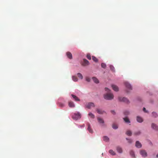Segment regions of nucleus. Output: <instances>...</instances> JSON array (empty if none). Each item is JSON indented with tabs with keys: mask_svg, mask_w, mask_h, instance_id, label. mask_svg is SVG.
Segmentation results:
<instances>
[{
	"mask_svg": "<svg viewBox=\"0 0 158 158\" xmlns=\"http://www.w3.org/2000/svg\"><path fill=\"white\" fill-rule=\"evenodd\" d=\"M143 110L144 112H147V111H146V109L145 107L143 108Z\"/></svg>",
	"mask_w": 158,
	"mask_h": 158,
	"instance_id": "39",
	"label": "nucleus"
},
{
	"mask_svg": "<svg viewBox=\"0 0 158 158\" xmlns=\"http://www.w3.org/2000/svg\"><path fill=\"white\" fill-rule=\"evenodd\" d=\"M128 114H129V112H126V113H125V115H128Z\"/></svg>",
	"mask_w": 158,
	"mask_h": 158,
	"instance_id": "40",
	"label": "nucleus"
},
{
	"mask_svg": "<svg viewBox=\"0 0 158 158\" xmlns=\"http://www.w3.org/2000/svg\"><path fill=\"white\" fill-rule=\"evenodd\" d=\"M126 139L127 140H128V143H132V140L131 139H128L127 138H126Z\"/></svg>",
	"mask_w": 158,
	"mask_h": 158,
	"instance_id": "34",
	"label": "nucleus"
},
{
	"mask_svg": "<svg viewBox=\"0 0 158 158\" xmlns=\"http://www.w3.org/2000/svg\"><path fill=\"white\" fill-rule=\"evenodd\" d=\"M110 70L113 72H114L115 71V69L114 67L112 65H110Z\"/></svg>",
	"mask_w": 158,
	"mask_h": 158,
	"instance_id": "27",
	"label": "nucleus"
},
{
	"mask_svg": "<svg viewBox=\"0 0 158 158\" xmlns=\"http://www.w3.org/2000/svg\"><path fill=\"white\" fill-rule=\"evenodd\" d=\"M78 77L80 79H83V77L82 74L80 73H78L77 74Z\"/></svg>",
	"mask_w": 158,
	"mask_h": 158,
	"instance_id": "28",
	"label": "nucleus"
},
{
	"mask_svg": "<svg viewBox=\"0 0 158 158\" xmlns=\"http://www.w3.org/2000/svg\"><path fill=\"white\" fill-rule=\"evenodd\" d=\"M103 139L104 141L106 142L109 141V138L106 136H104L103 137Z\"/></svg>",
	"mask_w": 158,
	"mask_h": 158,
	"instance_id": "23",
	"label": "nucleus"
},
{
	"mask_svg": "<svg viewBox=\"0 0 158 158\" xmlns=\"http://www.w3.org/2000/svg\"><path fill=\"white\" fill-rule=\"evenodd\" d=\"M124 121L126 123H130V121L129 118L127 117L123 118Z\"/></svg>",
	"mask_w": 158,
	"mask_h": 158,
	"instance_id": "16",
	"label": "nucleus"
},
{
	"mask_svg": "<svg viewBox=\"0 0 158 158\" xmlns=\"http://www.w3.org/2000/svg\"><path fill=\"white\" fill-rule=\"evenodd\" d=\"M59 105L61 107H64V104L62 103H59Z\"/></svg>",
	"mask_w": 158,
	"mask_h": 158,
	"instance_id": "35",
	"label": "nucleus"
},
{
	"mask_svg": "<svg viewBox=\"0 0 158 158\" xmlns=\"http://www.w3.org/2000/svg\"><path fill=\"white\" fill-rule=\"evenodd\" d=\"M152 115L154 117H156L157 116V113L155 112H153L152 113Z\"/></svg>",
	"mask_w": 158,
	"mask_h": 158,
	"instance_id": "32",
	"label": "nucleus"
},
{
	"mask_svg": "<svg viewBox=\"0 0 158 158\" xmlns=\"http://www.w3.org/2000/svg\"><path fill=\"white\" fill-rule=\"evenodd\" d=\"M92 79L93 81L96 83H98L99 82V80L95 77H93Z\"/></svg>",
	"mask_w": 158,
	"mask_h": 158,
	"instance_id": "20",
	"label": "nucleus"
},
{
	"mask_svg": "<svg viewBox=\"0 0 158 158\" xmlns=\"http://www.w3.org/2000/svg\"><path fill=\"white\" fill-rule=\"evenodd\" d=\"M152 127L153 129H154L156 130H158V127L156 124H154V123H152Z\"/></svg>",
	"mask_w": 158,
	"mask_h": 158,
	"instance_id": "11",
	"label": "nucleus"
},
{
	"mask_svg": "<svg viewBox=\"0 0 158 158\" xmlns=\"http://www.w3.org/2000/svg\"><path fill=\"white\" fill-rule=\"evenodd\" d=\"M111 113L113 114H115V112H114V110H111Z\"/></svg>",
	"mask_w": 158,
	"mask_h": 158,
	"instance_id": "38",
	"label": "nucleus"
},
{
	"mask_svg": "<svg viewBox=\"0 0 158 158\" xmlns=\"http://www.w3.org/2000/svg\"><path fill=\"white\" fill-rule=\"evenodd\" d=\"M101 66V67L103 68H105L106 67V65L104 63H102Z\"/></svg>",
	"mask_w": 158,
	"mask_h": 158,
	"instance_id": "33",
	"label": "nucleus"
},
{
	"mask_svg": "<svg viewBox=\"0 0 158 158\" xmlns=\"http://www.w3.org/2000/svg\"><path fill=\"white\" fill-rule=\"evenodd\" d=\"M141 132L140 131H138L135 132L134 133V135L135 136L139 135L141 134Z\"/></svg>",
	"mask_w": 158,
	"mask_h": 158,
	"instance_id": "17",
	"label": "nucleus"
},
{
	"mask_svg": "<svg viewBox=\"0 0 158 158\" xmlns=\"http://www.w3.org/2000/svg\"><path fill=\"white\" fill-rule=\"evenodd\" d=\"M117 152L119 153H122L123 151L122 148L119 147H117Z\"/></svg>",
	"mask_w": 158,
	"mask_h": 158,
	"instance_id": "21",
	"label": "nucleus"
},
{
	"mask_svg": "<svg viewBox=\"0 0 158 158\" xmlns=\"http://www.w3.org/2000/svg\"><path fill=\"white\" fill-rule=\"evenodd\" d=\"M72 117L74 120H77L81 118V114L79 112L76 113L72 115Z\"/></svg>",
	"mask_w": 158,
	"mask_h": 158,
	"instance_id": "2",
	"label": "nucleus"
},
{
	"mask_svg": "<svg viewBox=\"0 0 158 158\" xmlns=\"http://www.w3.org/2000/svg\"><path fill=\"white\" fill-rule=\"evenodd\" d=\"M69 106L70 107H75V105L73 102L71 101L69 102Z\"/></svg>",
	"mask_w": 158,
	"mask_h": 158,
	"instance_id": "13",
	"label": "nucleus"
},
{
	"mask_svg": "<svg viewBox=\"0 0 158 158\" xmlns=\"http://www.w3.org/2000/svg\"><path fill=\"white\" fill-rule=\"evenodd\" d=\"M86 81H87L89 82L90 81V79L89 78H88V77H87L86 78Z\"/></svg>",
	"mask_w": 158,
	"mask_h": 158,
	"instance_id": "37",
	"label": "nucleus"
},
{
	"mask_svg": "<svg viewBox=\"0 0 158 158\" xmlns=\"http://www.w3.org/2000/svg\"><path fill=\"white\" fill-rule=\"evenodd\" d=\"M72 96L73 97V98L76 101H80V99L78 98L76 96L73 95L72 94Z\"/></svg>",
	"mask_w": 158,
	"mask_h": 158,
	"instance_id": "19",
	"label": "nucleus"
},
{
	"mask_svg": "<svg viewBox=\"0 0 158 158\" xmlns=\"http://www.w3.org/2000/svg\"><path fill=\"white\" fill-rule=\"evenodd\" d=\"M72 79L73 81H77L78 79L75 76H73L72 77Z\"/></svg>",
	"mask_w": 158,
	"mask_h": 158,
	"instance_id": "29",
	"label": "nucleus"
},
{
	"mask_svg": "<svg viewBox=\"0 0 158 158\" xmlns=\"http://www.w3.org/2000/svg\"><path fill=\"white\" fill-rule=\"evenodd\" d=\"M105 90V91L107 92V93L104 95V98L108 100L112 99L114 98V96L112 93H110V90L107 88H106Z\"/></svg>",
	"mask_w": 158,
	"mask_h": 158,
	"instance_id": "1",
	"label": "nucleus"
},
{
	"mask_svg": "<svg viewBox=\"0 0 158 158\" xmlns=\"http://www.w3.org/2000/svg\"><path fill=\"white\" fill-rule=\"evenodd\" d=\"M89 63L88 61L86 60L85 59H83V61L82 64V65L84 66H86L89 65Z\"/></svg>",
	"mask_w": 158,
	"mask_h": 158,
	"instance_id": "6",
	"label": "nucleus"
},
{
	"mask_svg": "<svg viewBox=\"0 0 158 158\" xmlns=\"http://www.w3.org/2000/svg\"><path fill=\"white\" fill-rule=\"evenodd\" d=\"M88 115L92 118H95L94 115L91 112L89 113Z\"/></svg>",
	"mask_w": 158,
	"mask_h": 158,
	"instance_id": "25",
	"label": "nucleus"
},
{
	"mask_svg": "<svg viewBox=\"0 0 158 158\" xmlns=\"http://www.w3.org/2000/svg\"><path fill=\"white\" fill-rule=\"evenodd\" d=\"M125 85L126 87L129 89L130 90H131L132 88L131 85L128 83L126 82L125 83Z\"/></svg>",
	"mask_w": 158,
	"mask_h": 158,
	"instance_id": "8",
	"label": "nucleus"
},
{
	"mask_svg": "<svg viewBox=\"0 0 158 158\" xmlns=\"http://www.w3.org/2000/svg\"><path fill=\"white\" fill-rule=\"evenodd\" d=\"M98 120L100 123H104V121L103 119L99 117L98 118Z\"/></svg>",
	"mask_w": 158,
	"mask_h": 158,
	"instance_id": "15",
	"label": "nucleus"
},
{
	"mask_svg": "<svg viewBox=\"0 0 158 158\" xmlns=\"http://www.w3.org/2000/svg\"><path fill=\"white\" fill-rule=\"evenodd\" d=\"M135 146L137 148H140L141 147L142 144L139 141H137L135 142Z\"/></svg>",
	"mask_w": 158,
	"mask_h": 158,
	"instance_id": "9",
	"label": "nucleus"
},
{
	"mask_svg": "<svg viewBox=\"0 0 158 158\" xmlns=\"http://www.w3.org/2000/svg\"><path fill=\"white\" fill-rule=\"evenodd\" d=\"M66 55L69 59H72V55L70 52H67L66 53Z\"/></svg>",
	"mask_w": 158,
	"mask_h": 158,
	"instance_id": "12",
	"label": "nucleus"
},
{
	"mask_svg": "<svg viewBox=\"0 0 158 158\" xmlns=\"http://www.w3.org/2000/svg\"><path fill=\"white\" fill-rule=\"evenodd\" d=\"M96 111L97 113L99 114H103L105 112L104 110L99 108H97L96 109Z\"/></svg>",
	"mask_w": 158,
	"mask_h": 158,
	"instance_id": "7",
	"label": "nucleus"
},
{
	"mask_svg": "<svg viewBox=\"0 0 158 158\" xmlns=\"http://www.w3.org/2000/svg\"><path fill=\"white\" fill-rule=\"evenodd\" d=\"M140 154L142 156L145 157L147 156V154L146 152L144 150H142L140 151Z\"/></svg>",
	"mask_w": 158,
	"mask_h": 158,
	"instance_id": "5",
	"label": "nucleus"
},
{
	"mask_svg": "<svg viewBox=\"0 0 158 158\" xmlns=\"http://www.w3.org/2000/svg\"><path fill=\"white\" fill-rule=\"evenodd\" d=\"M130 154L131 156L133 158H135V154L134 153V152L133 151H131L130 152Z\"/></svg>",
	"mask_w": 158,
	"mask_h": 158,
	"instance_id": "24",
	"label": "nucleus"
},
{
	"mask_svg": "<svg viewBox=\"0 0 158 158\" xmlns=\"http://www.w3.org/2000/svg\"><path fill=\"white\" fill-rule=\"evenodd\" d=\"M109 153L112 155H115L116 154L112 150H110L109 151Z\"/></svg>",
	"mask_w": 158,
	"mask_h": 158,
	"instance_id": "26",
	"label": "nucleus"
},
{
	"mask_svg": "<svg viewBox=\"0 0 158 158\" xmlns=\"http://www.w3.org/2000/svg\"><path fill=\"white\" fill-rule=\"evenodd\" d=\"M86 57L89 60H91V56L89 54H87Z\"/></svg>",
	"mask_w": 158,
	"mask_h": 158,
	"instance_id": "36",
	"label": "nucleus"
},
{
	"mask_svg": "<svg viewBox=\"0 0 158 158\" xmlns=\"http://www.w3.org/2000/svg\"><path fill=\"white\" fill-rule=\"evenodd\" d=\"M93 60L95 62H97L98 61V59L95 56H92Z\"/></svg>",
	"mask_w": 158,
	"mask_h": 158,
	"instance_id": "30",
	"label": "nucleus"
},
{
	"mask_svg": "<svg viewBox=\"0 0 158 158\" xmlns=\"http://www.w3.org/2000/svg\"><path fill=\"white\" fill-rule=\"evenodd\" d=\"M85 106L87 108L90 109L92 107H94L95 105L93 102H89L86 104Z\"/></svg>",
	"mask_w": 158,
	"mask_h": 158,
	"instance_id": "3",
	"label": "nucleus"
},
{
	"mask_svg": "<svg viewBox=\"0 0 158 158\" xmlns=\"http://www.w3.org/2000/svg\"><path fill=\"white\" fill-rule=\"evenodd\" d=\"M112 87L113 89L115 91H118V88L117 86L116 85H112Z\"/></svg>",
	"mask_w": 158,
	"mask_h": 158,
	"instance_id": "10",
	"label": "nucleus"
},
{
	"mask_svg": "<svg viewBox=\"0 0 158 158\" xmlns=\"http://www.w3.org/2000/svg\"><path fill=\"white\" fill-rule=\"evenodd\" d=\"M156 158H158V154L156 156Z\"/></svg>",
	"mask_w": 158,
	"mask_h": 158,
	"instance_id": "41",
	"label": "nucleus"
},
{
	"mask_svg": "<svg viewBox=\"0 0 158 158\" xmlns=\"http://www.w3.org/2000/svg\"><path fill=\"white\" fill-rule=\"evenodd\" d=\"M137 120L139 123H142L143 121V119L139 116H137Z\"/></svg>",
	"mask_w": 158,
	"mask_h": 158,
	"instance_id": "14",
	"label": "nucleus"
},
{
	"mask_svg": "<svg viewBox=\"0 0 158 158\" xmlns=\"http://www.w3.org/2000/svg\"><path fill=\"white\" fill-rule=\"evenodd\" d=\"M119 100L121 101H123V102H125L127 103H129V101L128 99L125 98H122V97H119L118 98Z\"/></svg>",
	"mask_w": 158,
	"mask_h": 158,
	"instance_id": "4",
	"label": "nucleus"
},
{
	"mask_svg": "<svg viewBox=\"0 0 158 158\" xmlns=\"http://www.w3.org/2000/svg\"><path fill=\"white\" fill-rule=\"evenodd\" d=\"M87 129L89 131L90 133H92L93 132V131L92 129L90 127V125L89 124H88V127L87 128Z\"/></svg>",
	"mask_w": 158,
	"mask_h": 158,
	"instance_id": "18",
	"label": "nucleus"
},
{
	"mask_svg": "<svg viewBox=\"0 0 158 158\" xmlns=\"http://www.w3.org/2000/svg\"><path fill=\"white\" fill-rule=\"evenodd\" d=\"M126 134L128 136H131V135L132 133L131 131L127 130L126 131Z\"/></svg>",
	"mask_w": 158,
	"mask_h": 158,
	"instance_id": "22",
	"label": "nucleus"
},
{
	"mask_svg": "<svg viewBox=\"0 0 158 158\" xmlns=\"http://www.w3.org/2000/svg\"><path fill=\"white\" fill-rule=\"evenodd\" d=\"M112 127L113 129H116L118 128V127L117 125L114 124L112 125Z\"/></svg>",
	"mask_w": 158,
	"mask_h": 158,
	"instance_id": "31",
	"label": "nucleus"
}]
</instances>
